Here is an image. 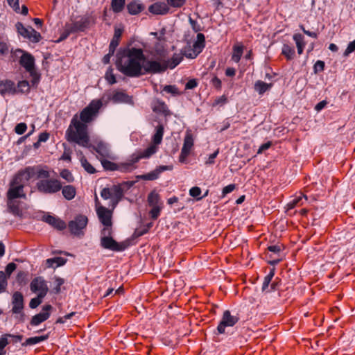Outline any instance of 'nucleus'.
Returning <instances> with one entry per match:
<instances>
[{
  "label": "nucleus",
  "mask_w": 355,
  "mask_h": 355,
  "mask_svg": "<svg viewBox=\"0 0 355 355\" xmlns=\"http://www.w3.org/2000/svg\"><path fill=\"white\" fill-rule=\"evenodd\" d=\"M19 64L29 73H32V71L35 70V58L28 52H23Z\"/></svg>",
  "instance_id": "19"
},
{
  "label": "nucleus",
  "mask_w": 355,
  "mask_h": 355,
  "mask_svg": "<svg viewBox=\"0 0 355 355\" xmlns=\"http://www.w3.org/2000/svg\"><path fill=\"white\" fill-rule=\"evenodd\" d=\"M125 0H112L111 8L114 13L121 12L125 7Z\"/></svg>",
  "instance_id": "38"
},
{
  "label": "nucleus",
  "mask_w": 355,
  "mask_h": 355,
  "mask_svg": "<svg viewBox=\"0 0 355 355\" xmlns=\"http://www.w3.org/2000/svg\"><path fill=\"white\" fill-rule=\"evenodd\" d=\"M145 7L142 3H139L136 1H132L127 5V10L130 15H136L142 12Z\"/></svg>",
  "instance_id": "25"
},
{
  "label": "nucleus",
  "mask_w": 355,
  "mask_h": 355,
  "mask_svg": "<svg viewBox=\"0 0 355 355\" xmlns=\"http://www.w3.org/2000/svg\"><path fill=\"white\" fill-rule=\"evenodd\" d=\"M194 146V139L191 130H187L184 139L183 146L179 156V162L185 163Z\"/></svg>",
  "instance_id": "10"
},
{
  "label": "nucleus",
  "mask_w": 355,
  "mask_h": 355,
  "mask_svg": "<svg viewBox=\"0 0 355 355\" xmlns=\"http://www.w3.org/2000/svg\"><path fill=\"white\" fill-rule=\"evenodd\" d=\"M281 54L285 57L287 61L293 60L295 57V51L294 46L288 44H284Z\"/></svg>",
  "instance_id": "26"
},
{
  "label": "nucleus",
  "mask_w": 355,
  "mask_h": 355,
  "mask_svg": "<svg viewBox=\"0 0 355 355\" xmlns=\"http://www.w3.org/2000/svg\"><path fill=\"white\" fill-rule=\"evenodd\" d=\"M189 24H191L193 31L195 33H198V32L202 31V27L200 26V24H198V22L195 19H193L191 17H189Z\"/></svg>",
  "instance_id": "63"
},
{
  "label": "nucleus",
  "mask_w": 355,
  "mask_h": 355,
  "mask_svg": "<svg viewBox=\"0 0 355 355\" xmlns=\"http://www.w3.org/2000/svg\"><path fill=\"white\" fill-rule=\"evenodd\" d=\"M67 261V259L61 257H57L53 258L47 259L46 260V268H53L64 266Z\"/></svg>",
  "instance_id": "24"
},
{
  "label": "nucleus",
  "mask_w": 355,
  "mask_h": 355,
  "mask_svg": "<svg viewBox=\"0 0 355 355\" xmlns=\"http://www.w3.org/2000/svg\"><path fill=\"white\" fill-rule=\"evenodd\" d=\"M111 191L112 192V196H114L116 199V202L114 203V205H116L123 198L124 196L123 188L121 187V185L118 184L116 185H113V187L111 188Z\"/></svg>",
  "instance_id": "35"
},
{
  "label": "nucleus",
  "mask_w": 355,
  "mask_h": 355,
  "mask_svg": "<svg viewBox=\"0 0 355 355\" xmlns=\"http://www.w3.org/2000/svg\"><path fill=\"white\" fill-rule=\"evenodd\" d=\"M293 40L295 42L297 53L301 55L303 53L304 49L306 46V42L304 41V37L300 33H295L293 36Z\"/></svg>",
  "instance_id": "31"
},
{
  "label": "nucleus",
  "mask_w": 355,
  "mask_h": 355,
  "mask_svg": "<svg viewBox=\"0 0 355 355\" xmlns=\"http://www.w3.org/2000/svg\"><path fill=\"white\" fill-rule=\"evenodd\" d=\"M148 204L150 207L157 206L160 203V196L155 190H153L148 196Z\"/></svg>",
  "instance_id": "36"
},
{
  "label": "nucleus",
  "mask_w": 355,
  "mask_h": 355,
  "mask_svg": "<svg viewBox=\"0 0 355 355\" xmlns=\"http://www.w3.org/2000/svg\"><path fill=\"white\" fill-rule=\"evenodd\" d=\"M103 106L101 99L92 100L80 113V120L77 114L74 115L66 131V139L69 142H74L81 146L87 147L89 136L87 131V123L92 122L97 116Z\"/></svg>",
  "instance_id": "2"
},
{
  "label": "nucleus",
  "mask_w": 355,
  "mask_h": 355,
  "mask_svg": "<svg viewBox=\"0 0 355 355\" xmlns=\"http://www.w3.org/2000/svg\"><path fill=\"white\" fill-rule=\"evenodd\" d=\"M169 169H171L169 166L162 165L148 173L137 175L136 178L138 180L153 181L157 180L161 173Z\"/></svg>",
  "instance_id": "16"
},
{
  "label": "nucleus",
  "mask_w": 355,
  "mask_h": 355,
  "mask_svg": "<svg viewBox=\"0 0 355 355\" xmlns=\"http://www.w3.org/2000/svg\"><path fill=\"white\" fill-rule=\"evenodd\" d=\"M183 60L182 53H174L171 59L159 62L148 60L140 48H120L116 54V66L125 76L139 77L144 74H155L173 69Z\"/></svg>",
  "instance_id": "1"
},
{
  "label": "nucleus",
  "mask_w": 355,
  "mask_h": 355,
  "mask_svg": "<svg viewBox=\"0 0 355 355\" xmlns=\"http://www.w3.org/2000/svg\"><path fill=\"white\" fill-rule=\"evenodd\" d=\"M284 249L283 244L277 243L276 245H271L268 246L266 250L274 253L277 257H275L272 254L268 253L266 254V257L268 259V263L273 266L277 265L282 261V258H279L280 252Z\"/></svg>",
  "instance_id": "11"
},
{
  "label": "nucleus",
  "mask_w": 355,
  "mask_h": 355,
  "mask_svg": "<svg viewBox=\"0 0 355 355\" xmlns=\"http://www.w3.org/2000/svg\"><path fill=\"white\" fill-rule=\"evenodd\" d=\"M181 53L182 54L183 57L185 56L186 58L190 59H194L199 55L193 48H191L190 46L185 47L184 50L182 51Z\"/></svg>",
  "instance_id": "47"
},
{
  "label": "nucleus",
  "mask_w": 355,
  "mask_h": 355,
  "mask_svg": "<svg viewBox=\"0 0 355 355\" xmlns=\"http://www.w3.org/2000/svg\"><path fill=\"white\" fill-rule=\"evenodd\" d=\"M38 191L43 193H55L62 189L60 180L55 178L44 179L38 181L36 184Z\"/></svg>",
  "instance_id": "6"
},
{
  "label": "nucleus",
  "mask_w": 355,
  "mask_h": 355,
  "mask_svg": "<svg viewBox=\"0 0 355 355\" xmlns=\"http://www.w3.org/2000/svg\"><path fill=\"white\" fill-rule=\"evenodd\" d=\"M272 86V83H266L262 80H257L254 84V88L259 95H263L266 91L269 90Z\"/></svg>",
  "instance_id": "34"
},
{
  "label": "nucleus",
  "mask_w": 355,
  "mask_h": 355,
  "mask_svg": "<svg viewBox=\"0 0 355 355\" xmlns=\"http://www.w3.org/2000/svg\"><path fill=\"white\" fill-rule=\"evenodd\" d=\"M153 112L162 114L165 117L169 116L172 114V112L168 110L167 105L165 102L156 99L152 104L151 107Z\"/></svg>",
  "instance_id": "20"
},
{
  "label": "nucleus",
  "mask_w": 355,
  "mask_h": 355,
  "mask_svg": "<svg viewBox=\"0 0 355 355\" xmlns=\"http://www.w3.org/2000/svg\"><path fill=\"white\" fill-rule=\"evenodd\" d=\"M17 93H28L30 92V85L28 80H24L19 81L17 83Z\"/></svg>",
  "instance_id": "39"
},
{
  "label": "nucleus",
  "mask_w": 355,
  "mask_h": 355,
  "mask_svg": "<svg viewBox=\"0 0 355 355\" xmlns=\"http://www.w3.org/2000/svg\"><path fill=\"white\" fill-rule=\"evenodd\" d=\"M303 199L305 200H308V197L306 195L300 193V195L298 196H295L294 199H293L291 201H290L287 205V209H294L295 207L297 206H302L304 204Z\"/></svg>",
  "instance_id": "29"
},
{
  "label": "nucleus",
  "mask_w": 355,
  "mask_h": 355,
  "mask_svg": "<svg viewBox=\"0 0 355 355\" xmlns=\"http://www.w3.org/2000/svg\"><path fill=\"white\" fill-rule=\"evenodd\" d=\"M155 146L156 145H155V144L150 145V146H148L147 148H146L143 151L139 152L141 155L142 156V158H148L151 155L155 154L157 150V148Z\"/></svg>",
  "instance_id": "49"
},
{
  "label": "nucleus",
  "mask_w": 355,
  "mask_h": 355,
  "mask_svg": "<svg viewBox=\"0 0 355 355\" xmlns=\"http://www.w3.org/2000/svg\"><path fill=\"white\" fill-rule=\"evenodd\" d=\"M6 94H17L15 82L9 79L0 81V94L4 96Z\"/></svg>",
  "instance_id": "21"
},
{
  "label": "nucleus",
  "mask_w": 355,
  "mask_h": 355,
  "mask_svg": "<svg viewBox=\"0 0 355 355\" xmlns=\"http://www.w3.org/2000/svg\"><path fill=\"white\" fill-rule=\"evenodd\" d=\"M275 274V268H272L270 270L269 273L264 277L263 282L262 284L261 290L263 292H271L279 290L282 283V279L279 277H276L272 282Z\"/></svg>",
  "instance_id": "9"
},
{
  "label": "nucleus",
  "mask_w": 355,
  "mask_h": 355,
  "mask_svg": "<svg viewBox=\"0 0 355 355\" xmlns=\"http://www.w3.org/2000/svg\"><path fill=\"white\" fill-rule=\"evenodd\" d=\"M30 288L33 293L44 291L45 296L49 291L46 282L41 277L34 278L31 283Z\"/></svg>",
  "instance_id": "22"
},
{
  "label": "nucleus",
  "mask_w": 355,
  "mask_h": 355,
  "mask_svg": "<svg viewBox=\"0 0 355 355\" xmlns=\"http://www.w3.org/2000/svg\"><path fill=\"white\" fill-rule=\"evenodd\" d=\"M25 185L12 186L9 184L8 189L6 193L7 197V208L8 211L14 216L22 218L23 210L20 207L21 201L18 198H26V194L24 192Z\"/></svg>",
  "instance_id": "3"
},
{
  "label": "nucleus",
  "mask_w": 355,
  "mask_h": 355,
  "mask_svg": "<svg viewBox=\"0 0 355 355\" xmlns=\"http://www.w3.org/2000/svg\"><path fill=\"white\" fill-rule=\"evenodd\" d=\"M210 84L217 91H220L222 89V81L215 74L213 75V77L210 80Z\"/></svg>",
  "instance_id": "55"
},
{
  "label": "nucleus",
  "mask_w": 355,
  "mask_h": 355,
  "mask_svg": "<svg viewBox=\"0 0 355 355\" xmlns=\"http://www.w3.org/2000/svg\"><path fill=\"white\" fill-rule=\"evenodd\" d=\"M27 277H28L27 272L19 271L17 275V277H16V280H17V282L18 283V284L19 286L26 285L28 282Z\"/></svg>",
  "instance_id": "48"
},
{
  "label": "nucleus",
  "mask_w": 355,
  "mask_h": 355,
  "mask_svg": "<svg viewBox=\"0 0 355 355\" xmlns=\"http://www.w3.org/2000/svg\"><path fill=\"white\" fill-rule=\"evenodd\" d=\"M88 223V218L83 214L76 215L73 220L68 223V228L71 234L82 237L84 236V230L86 228Z\"/></svg>",
  "instance_id": "5"
},
{
  "label": "nucleus",
  "mask_w": 355,
  "mask_h": 355,
  "mask_svg": "<svg viewBox=\"0 0 355 355\" xmlns=\"http://www.w3.org/2000/svg\"><path fill=\"white\" fill-rule=\"evenodd\" d=\"M136 168V166H132V163H130L129 162L119 164V168L117 171H119L123 173H129L132 171Z\"/></svg>",
  "instance_id": "46"
},
{
  "label": "nucleus",
  "mask_w": 355,
  "mask_h": 355,
  "mask_svg": "<svg viewBox=\"0 0 355 355\" xmlns=\"http://www.w3.org/2000/svg\"><path fill=\"white\" fill-rule=\"evenodd\" d=\"M78 32H85L87 29L95 24L96 19L92 15H85L78 21H75Z\"/></svg>",
  "instance_id": "18"
},
{
  "label": "nucleus",
  "mask_w": 355,
  "mask_h": 355,
  "mask_svg": "<svg viewBox=\"0 0 355 355\" xmlns=\"http://www.w3.org/2000/svg\"><path fill=\"white\" fill-rule=\"evenodd\" d=\"M15 28L19 35L33 43H37L42 39V35L39 32L36 31L31 26L26 28L21 22L18 21L15 24Z\"/></svg>",
  "instance_id": "7"
},
{
  "label": "nucleus",
  "mask_w": 355,
  "mask_h": 355,
  "mask_svg": "<svg viewBox=\"0 0 355 355\" xmlns=\"http://www.w3.org/2000/svg\"><path fill=\"white\" fill-rule=\"evenodd\" d=\"M36 168L35 166H27L24 169L20 170L22 172V175L24 176V179L28 181L31 179L37 173Z\"/></svg>",
  "instance_id": "40"
},
{
  "label": "nucleus",
  "mask_w": 355,
  "mask_h": 355,
  "mask_svg": "<svg viewBox=\"0 0 355 355\" xmlns=\"http://www.w3.org/2000/svg\"><path fill=\"white\" fill-rule=\"evenodd\" d=\"M16 268L17 264L13 262L9 263L6 266V270L4 272L6 275L8 279L10 278L11 274L16 270Z\"/></svg>",
  "instance_id": "58"
},
{
  "label": "nucleus",
  "mask_w": 355,
  "mask_h": 355,
  "mask_svg": "<svg viewBox=\"0 0 355 355\" xmlns=\"http://www.w3.org/2000/svg\"><path fill=\"white\" fill-rule=\"evenodd\" d=\"M163 90L167 93H170L173 96L180 95L178 88L175 85H166L164 87Z\"/></svg>",
  "instance_id": "57"
},
{
  "label": "nucleus",
  "mask_w": 355,
  "mask_h": 355,
  "mask_svg": "<svg viewBox=\"0 0 355 355\" xmlns=\"http://www.w3.org/2000/svg\"><path fill=\"white\" fill-rule=\"evenodd\" d=\"M325 63L322 60H318L313 65V71L315 73H318L324 70Z\"/></svg>",
  "instance_id": "56"
},
{
  "label": "nucleus",
  "mask_w": 355,
  "mask_h": 355,
  "mask_svg": "<svg viewBox=\"0 0 355 355\" xmlns=\"http://www.w3.org/2000/svg\"><path fill=\"white\" fill-rule=\"evenodd\" d=\"M43 221L48 223L58 230H64L67 227L66 223L61 218L50 214H45L42 217Z\"/></svg>",
  "instance_id": "17"
},
{
  "label": "nucleus",
  "mask_w": 355,
  "mask_h": 355,
  "mask_svg": "<svg viewBox=\"0 0 355 355\" xmlns=\"http://www.w3.org/2000/svg\"><path fill=\"white\" fill-rule=\"evenodd\" d=\"M45 292L38 293L37 296L31 300L29 306L31 309L37 308L42 302V299L45 297Z\"/></svg>",
  "instance_id": "43"
},
{
  "label": "nucleus",
  "mask_w": 355,
  "mask_h": 355,
  "mask_svg": "<svg viewBox=\"0 0 355 355\" xmlns=\"http://www.w3.org/2000/svg\"><path fill=\"white\" fill-rule=\"evenodd\" d=\"M164 128L162 124H159L155 128V132L152 137V141L155 145H159L163 138Z\"/></svg>",
  "instance_id": "32"
},
{
  "label": "nucleus",
  "mask_w": 355,
  "mask_h": 355,
  "mask_svg": "<svg viewBox=\"0 0 355 355\" xmlns=\"http://www.w3.org/2000/svg\"><path fill=\"white\" fill-rule=\"evenodd\" d=\"M55 281L56 286L53 288V292L58 294L60 293V287L64 283V279L59 277H55Z\"/></svg>",
  "instance_id": "61"
},
{
  "label": "nucleus",
  "mask_w": 355,
  "mask_h": 355,
  "mask_svg": "<svg viewBox=\"0 0 355 355\" xmlns=\"http://www.w3.org/2000/svg\"><path fill=\"white\" fill-rule=\"evenodd\" d=\"M239 321L238 315H232L230 310H225L217 327V334H223L225 333L226 327H234Z\"/></svg>",
  "instance_id": "8"
},
{
  "label": "nucleus",
  "mask_w": 355,
  "mask_h": 355,
  "mask_svg": "<svg viewBox=\"0 0 355 355\" xmlns=\"http://www.w3.org/2000/svg\"><path fill=\"white\" fill-rule=\"evenodd\" d=\"M170 8L164 2H155L148 7V11L153 15H166Z\"/></svg>",
  "instance_id": "23"
},
{
  "label": "nucleus",
  "mask_w": 355,
  "mask_h": 355,
  "mask_svg": "<svg viewBox=\"0 0 355 355\" xmlns=\"http://www.w3.org/2000/svg\"><path fill=\"white\" fill-rule=\"evenodd\" d=\"M105 79L110 85H114L116 83V76L113 73V68L109 67L105 74Z\"/></svg>",
  "instance_id": "44"
},
{
  "label": "nucleus",
  "mask_w": 355,
  "mask_h": 355,
  "mask_svg": "<svg viewBox=\"0 0 355 355\" xmlns=\"http://www.w3.org/2000/svg\"><path fill=\"white\" fill-rule=\"evenodd\" d=\"M112 229L103 227L101 230V245L102 248L110 250L114 252H122L127 249L130 245V239L125 240L122 242H117L112 237Z\"/></svg>",
  "instance_id": "4"
},
{
  "label": "nucleus",
  "mask_w": 355,
  "mask_h": 355,
  "mask_svg": "<svg viewBox=\"0 0 355 355\" xmlns=\"http://www.w3.org/2000/svg\"><path fill=\"white\" fill-rule=\"evenodd\" d=\"M244 46L243 44H234L232 47V55L231 60L239 63L243 53Z\"/></svg>",
  "instance_id": "28"
},
{
  "label": "nucleus",
  "mask_w": 355,
  "mask_h": 355,
  "mask_svg": "<svg viewBox=\"0 0 355 355\" xmlns=\"http://www.w3.org/2000/svg\"><path fill=\"white\" fill-rule=\"evenodd\" d=\"M61 190L64 198L68 200H72L76 196V189L73 185L62 186Z\"/></svg>",
  "instance_id": "30"
},
{
  "label": "nucleus",
  "mask_w": 355,
  "mask_h": 355,
  "mask_svg": "<svg viewBox=\"0 0 355 355\" xmlns=\"http://www.w3.org/2000/svg\"><path fill=\"white\" fill-rule=\"evenodd\" d=\"M196 37L197 40L193 44V49L197 53L200 54L205 47V37L204 34L198 33Z\"/></svg>",
  "instance_id": "27"
},
{
  "label": "nucleus",
  "mask_w": 355,
  "mask_h": 355,
  "mask_svg": "<svg viewBox=\"0 0 355 355\" xmlns=\"http://www.w3.org/2000/svg\"><path fill=\"white\" fill-rule=\"evenodd\" d=\"M24 176L22 175V172L20 170L12 177L9 184L12 186L25 185L23 180Z\"/></svg>",
  "instance_id": "42"
},
{
  "label": "nucleus",
  "mask_w": 355,
  "mask_h": 355,
  "mask_svg": "<svg viewBox=\"0 0 355 355\" xmlns=\"http://www.w3.org/2000/svg\"><path fill=\"white\" fill-rule=\"evenodd\" d=\"M114 103H125L130 105L134 104L133 98L123 91L114 90L109 98Z\"/></svg>",
  "instance_id": "15"
},
{
  "label": "nucleus",
  "mask_w": 355,
  "mask_h": 355,
  "mask_svg": "<svg viewBox=\"0 0 355 355\" xmlns=\"http://www.w3.org/2000/svg\"><path fill=\"white\" fill-rule=\"evenodd\" d=\"M100 161L104 170L105 171H117L119 168V164L116 163L112 162L104 158L101 159Z\"/></svg>",
  "instance_id": "37"
},
{
  "label": "nucleus",
  "mask_w": 355,
  "mask_h": 355,
  "mask_svg": "<svg viewBox=\"0 0 355 355\" xmlns=\"http://www.w3.org/2000/svg\"><path fill=\"white\" fill-rule=\"evenodd\" d=\"M82 166L85 170L89 174H94L96 173L95 168L87 161V159L83 156L80 159Z\"/></svg>",
  "instance_id": "45"
},
{
  "label": "nucleus",
  "mask_w": 355,
  "mask_h": 355,
  "mask_svg": "<svg viewBox=\"0 0 355 355\" xmlns=\"http://www.w3.org/2000/svg\"><path fill=\"white\" fill-rule=\"evenodd\" d=\"M8 286V278L3 271H0V293L6 291Z\"/></svg>",
  "instance_id": "50"
},
{
  "label": "nucleus",
  "mask_w": 355,
  "mask_h": 355,
  "mask_svg": "<svg viewBox=\"0 0 355 355\" xmlns=\"http://www.w3.org/2000/svg\"><path fill=\"white\" fill-rule=\"evenodd\" d=\"M187 0H166V4L170 8H180L186 3Z\"/></svg>",
  "instance_id": "51"
},
{
  "label": "nucleus",
  "mask_w": 355,
  "mask_h": 355,
  "mask_svg": "<svg viewBox=\"0 0 355 355\" xmlns=\"http://www.w3.org/2000/svg\"><path fill=\"white\" fill-rule=\"evenodd\" d=\"M62 146H63L64 151H63V153L61 155L60 159L71 162V154L73 153V150L65 143H63Z\"/></svg>",
  "instance_id": "41"
},
{
  "label": "nucleus",
  "mask_w": 355,
  "mask_h": 355,
  "mask_svg": "<svg viewBox=\"0 0 355 355\" xmlns=\"http://www.w3.org/2000/svg\"><path fill=\"white\" fill-rule=\"evenodd\" d=\"M120 43V40L115 39L112 37L110 44L109 45V51L110 52V54H114L116 47L119 46Z\"/></svg>",
  "instance_id": "62"
},
{
  "label": "nucleus",
  "mask_w": 355,
  "mask_h": 355,
  "mask_svg": "<svg viewBox=\"0 0 355 355\" xmlns=\"http://www.w3.org/2000/svg\"><path fill=\"white\" fill-rule=\"evenodd\" d=\"M227 103V98L225 95H222L220 97L216 98L212 103V107L217 105H223Z\"/></svg>",
  "instance_id": "59"
},
{
  "label": "nucleus",
  "mask_w": 355,
  "mask_h": 355,
  "mask_svg": "<svg viewBox=\"0 0 355 355\" xmlns=\"http://www.w3.org/2000/svg\"><path fill=\"white\" fill-rule=\"evenodd\" d=\"M201 193V189L198 187H193L189 189V195L198 201L202 199V197H200Z\"/></svg>",
  "instance_id": "54"
},
{
  "label": "nucleus",
  "mask_w": 355,
  "mask_h": 355,
  "mask_svg": "<svg viewBox=\"0 0 355 355\" xmlns=\"http://www.w3.org/2000/svg\"><path fill=\"white\" fill-rule=\"evenodd\" d=\"M27 129V125L25 123H19L16 125L15 128V132L17 135H23Z\"/></svg>",
  "instance_id": "60"
},
{
  "label": "nucleus",
  "mask_w": 355,
  "mask_h": 355,
  "mask_svg": "<svg viewBox=\"0 0 355 355\" xmlns=\"http://www.w3.org/2000/svg\"><path fill=\"white\" fill-rule=\"evenodd\" d=\"M12 313L13 314H21L24 316L23 310L24 309V299L22 293L19 291H15L12 296Z\"/></svg>",
  "instance_id": "13"
},
{
  "label": "nucleus",
  "mask_w": 355,
  "mask_h": 355,
  "mask_svg": "<svg viewBox=\"0 0 355 355\" xmlns=\"http://www.w3.org/2000/svg\"><path fill=\"white\" fill-rule=\"evenodd\" d=\"M53 306L51 304H46L42 307V311L32 317L30 321V325L34 327L40 324L42 322L48 320L51 315V311Z\"/></svg>",
  "instance_id": "14"
},
{
  "label": "nucleus",
  "mask_w": 355,
  "mask_h": 355,
  "mask_svg": "<svg viewBox=\"0 0 355 355\" xmlns=\"http://www.w3.org/2000/svg\"><path fill=\"white\" fill-rule=\"evenodd\" d=\"M354 51H355V40L349 43L347 49L344 51V55L347 56L349 53L354 52Z\"/></svg>",
  "instance_id": "64"
},
{
  "label": "nucleus",
  "mask_w": 355,
  "mask_h": 355,
  "mask_svg": "<svg viewBox=\"0 0 355 355\" xmlns=\"http://www.w3.org/2000/svg\"><path fill=\"white\" fill-rule=\"evenodd\" d=\"M60 175L61 178L67 180V182L71 183L74 181V178L69 169H62L60 173Z\"/></svg>",
  "instance_id": "52"
},
{
  "label": "nucleus",
  "mask_w": 355,
  "mask_h": 355,
  "mask_svg": "<svg viewBox=\"0 0 355 355\" xmlns=\"http://www.w3.org/2000/svg\"><path fill=\"white\" fill-rule=\"evenodd\" d=\"M49 338V333L40 336L31 337L27 338L21 343L22 346L33 345L40 342L44 341Z\"/></svg>",
  "instance_id": "33"
},
{
  "label": "nucleus",
  "mask_w": 355,
  "mask_h": 355,
  "mask_svg": "<svg viewBox=\"0 0 355 355\" xmlns=\"http://www.w3.org/2000/svg\"><path fill=\"white\" fill-rule=\"evenodd\" d=\"M152 209L149 211V215L153 220H157L160 215L162 206H151Z\"/></svg>",
  "instance_id": "53"
},
{
  "label": "nucleus",
  "mask_w": 355,
  "mask_h": 355,
  "mask_svg": "<svg viewBox=\"0 0 355 355\" xmlns=\"http://www.w3.org/2000/svg\"><path fill=\"white\" fill-rule=\"evenodd\" d=\"M96 213L100 222L104 225V227L112 228V211L100 205L96 208Z\"/></svg>",
  "instance_id": "12"
}]
</instances>
